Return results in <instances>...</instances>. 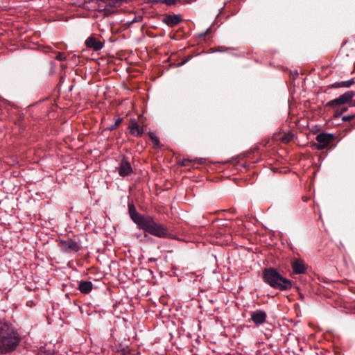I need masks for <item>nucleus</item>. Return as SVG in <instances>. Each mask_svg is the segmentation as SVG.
I'll list each match as a JSON object with an SVG mask.
<instances>
[{
    "instance_id": "12",
    "label": "nucleus",
    "mask_w": 355,
    "mask_h": 355,
    "mask_svg": "<svg viewBox=\"0 0 355 355\" xmlns=\"http://www.w3.org/2000/svg\"><path fill=\"white\" fill-rule=\"evenodd\" d=\"M292 268L295 274H304L306 272V267L303 261L297 259L292 263Z\"/></svg>"
},
{
    "instance_id": "8",
    "label": "nucleus",
    "mask_w": 355,
    "mask_h": 355,
    "mask_svg": "<svg viewBox=\"0 0 355 355\" xmlns=\"http://www.w3.org/2000/svg\"><path fill=\"white\" fill-rule=\"evenodd\" d=\"M85 46L87 48L98 51L103 49L104 42L97 40L94 36L91 35L85 40Z\"/></svg>"
},
{
    "instance_id": "24",
    "label": "nucleus",
    "mask_w": 355,
    "mask_h": 355,
    "mask_svg": "<svg viewBox=\"0 0 355 355\" xmlns=\"http://www.w3.org/2000/svg\"><path fill=\"white\" fill-rule=\"evenodd\" d=\"M123 355H131L130 354H125Z\"/></svg>"
},
{
    "instance_id": "14",
    "label": "nucleus",
    "mask_w": 355,
    "mask_h": 355,
    "mask_svg": "<svg viewBox=\"0 0 355 355\" xmlns=\"http://www.w3.org/2000/svg\"><path fill=\"white\" fill-rule=\"evenodd\" d=\"M355 81L354 78H351L348 80L336 82L330 85L329 88H339V87H346L348 88L351 87L353 84H354Z\"/></svg>"
},
{
    "instance_id": "9",
    "label": "nucleus",
    "mask_w": 355,
    "mask_h": 355,
    "mask_svg": "<svg viewBox=\"0 0 355 355\" xmlns=\"http://www.w3.org/2000/svg\"><path fill=\"white\" fill-rule=\"evenodd\" d=\"M118 173L121 177L128 176L132 173V168L127 159L123 158L121 161L118 168Z\"/></svg>"
},
{
    "instance_id": "21",
    "label": "nucleus",
    "mask_w": 355,
    "mask_h": 355,
    "mask_svg": "<svg viewBox=\"0 0 355 355\" xmlns=\"http://www.w3.org/2000/svg\"><path fill=\"white\" fill-rule=\"evenodd\" d=\"M347 110V107L343 108L340 111H336L334 114L335 117H338L340 116L343 112H346Z\"/></svg>"
},
{
    "instance_id": "4",
    "label": "nucleus",
    "mask_w": 355,
    "mask_h": 355,
    "mask_svg": "<svg viewBox=\"0 0 355 355\" xmlns=\"http://www.w3.org/2000/svg\"><path fill=\"white\" fill-rule=\"evenodd\" d=\"M354 96L355 92L347 91L343 94L340 95L339 97L328 101L326 103V107H336L338 105L346 104L350 102Z\"/></svg>"
},
{
    "instance_id": "6",
    "label": "nucleus",
    "mask_w": 355,
    "mask_h": 355,
    "mask_svg": "<svg viewBox=\"0 0 355 355\" xmlns=\"http://www.w3.org/2000/svg\"><path fill=\"white\" fill-rule=\"evenodd\" d=\"M60 246L66 252H77L80 250V244L71 239L60 240Z\"/></svg>"
},
{
    "instance_id": "19",
    "label": "nucleus",
    "mask_w": 355,
    "mask_h": 355,
    "mask_svg": "<svg viewBox=\"0 0 355 355\" xmlns=\"http://www.w3.org/2000/svg\"><path fill=\"white\" fill-rule=\"evenodd\" d=\"M354 117H355L354 114H349V115L343 116L342 120L343 121H349L352 120Z\"/></svg>"
},
{
    "instance_id": "20",
    "label": "nucleus",
    "mask_w": 355,
    "mask_h": 355,
    "mask_svg": "<svg viewBox=\"0 0 355 355\" xmlns=\"http://www.w3.org/2000/svg\"><path fill=\"white\" fill-rule=\"evenodd\" d=\"M58 60H65V55L64 53L59 52L55 58Z\"/></svg>"
},
{
    "instance_id": "7",
    "label": "nucleus",
    "mask_w": 355,
    "mask_h": 355,
    "mask_svg": "<svg viewBox=\"0 0 355 355\" xmlns=\"http://www.w3.org/2000/svg\"><path fill=\"white\" fill-rule=\"evenodd\" d=\"M266 318V313L261 309L255 310L251 313V320L257 326H260L265 323Z\"/></svg>"
},
{
    "instance_id": "13",
    "label": "nucleus",
    "mask_w": 355,
    "mask_h": 355,
    "mask_svg": "<svg viewBox=\"0 0 355 355\" xmlns=\"http://www.w3.org/2000/svg\"><path fill=\"white\" fill-rule=\"evenodd\" d=\"M93 288V284L89 281H80L78 285V290L83 294L89 293Z\"/></svg>"
},
{
    "instance_id": "23",
    "label": "nucleus",
    "mask_w": 355,
    "mask_h": 355,
    "mask_svg": "<svg viewBox=\"0 0 355 355\" xmlns=\"http://www.w3.org/2000/svg\"><path fill=\"white\" fill-rule=\"evenodd\" d=\"M208 31H209V29H207V31L205 33H203L202 35L205 36L206 35V33L208 32Z\"/></svg>"
},
{
    "instance_id": "2",
    "label": "nucleus",
    "mask_w": 355,
    "mask_h": 355,
    "mask_svg": "<svg viewBox=\"0 0 355 355\" xmlns=\"http://www.w3.org/2000/svg\"><path fill=\"white\" fill-rule=\"evenodd\" d=\"M21 337L12 324L0 321V353L6 354L15 350Z\"/></svg>"
},
{
    "instance_id": "16",
    "label": "nucleus",
    "mask_w": 355,
    "mask_h": 355,
    "mask_svg": "<svg viewBox=\"0 0 355 355\" xmlns=\"http://www.w3.org/2000/svg\"><path fill=\"white\" fill-rule=\"evenodd\" d=\"M122 121H123L122 118H120V117L117 118L116 119L113 125H110V127L107 128L106 130H109V131H112V130L116 129L121 125Z\"/></svg>"
},
{
    "instance_id": "22",
    "label": "nucleus",
    "mask_w": 355,
    "mask_h": 355,
    "mask_svg": "<svg viewBox=\"0 0 355 355\" xmlns=\"http://www.w3.org/2000/svg\"><path fill=\"white\" fill-rule=\"evenodd\" d=\"M191 162V161L188 159H184L182 161V166H187L189 165V163Z\"/></svg>"
},
{
    "instance_id": "18",
    "label": "nucleus",
    "mask_w": 355,
    "mask_h": 355,
    "mask_svg": "<svg viewBox=\"0 0 355 355\" xmlns=\"http://www.w3.org/2000/svg\"><path fill=\"white\" fill-rule=\"evenodd\" d=\"M180 0H164L163 3L167 6H173L179 2Z\"/></svg>"
},
{
    "instance_id": "10",
    "label": "nucleus",
    "mask_w": 355,
    "mask_h": 355,
    "mask_svg": "<svg viewBox=\"0 0 355 355\" xmlns=\"http://www.w3.org/2000/svg\"><path fill=\"white\" fill-rule=\"evenodd\" d=\"M128 129L130 134L134 137H141L144 133V129L141 127L135 119H130Z\"/></svg>"
},
{
    "instance_id": "17",
    "label": "nucleus",
    "mask_w": 355,
    "mask_h": 355,
    "mask_svg": "<svg viewBox=\"0 0 355 355\" xmlns=\"http://www.w3.org/2000/svg\"><path fill=\"white\" fill-rule=\"evenodd\" d=\"M123 1L124 0H105V3L110 6H118L121 5Z\"/></svg>"
},
{
    "instance_id": "3",
    "label": "nucleus",
    "mask_w": 355,
    "mask_h": 355,
    "mask_svg": "<svg viewBox=\"0 0 355 355\" xmlns=\"http://www.w3.org/2000/svg\"><path fill=\"white\" fill-rule=\"evenodd\" d=\"M263 281L272 288L280 291H288L292 288V282L283 277L275 268H266L263 270Z\"/></svg>"
},
{
    "instance_id": "5",
    "label": "nucleus",
    "mask_w": 355,
    "mask_h": 355,
    "mask_svg": "<svg viewBox=\"0 0 355 355\" xmlns=\"http://www.w3.org/2000/svg\"><path fill=\"white\" fill-rule=\"evenodd\" d=\"M315 139L318 142L315 144V148L321 150L326 148L334 141V135L331 133L322 132L316 136Z\"/></svg>"
},
{
    "instance_id": "1",
    "label": "nucleus",
    "mask_w": 355,
    "mask_h": 355,
    "mask_svg": "<svg viewBox=\"0 0 355 355\" xmlns=\"http://www.w3.org/2000/svg\"><path fill=\"white\" fill-rule=\"evenodd\" d=\"M128 207L131 220L139 229L160 239L171 237V234L164 225L157 223L153 216L139 214L132 202H128Z\"/></svg>"
},
{
    "instance_id": "11",
    "label": "nucleus",
    "mask_w": 355,
    "mask_h": 355,
    "mask_svg": "<svg viewBox=\"0 0 355 355\" xmlns=\"http://www.w3.org/2000/svg\"><path fill=\"white\" fill-rule=\"evenodd\" d=\"M181 21L182 18L180 15H166L162 20L164 23L171 27L177 26Z\"/></svg>"
},
{
    "instance_id": "15",
    "label": "nucleus",
    "mask_w": 355,
    "mask_h": 355,
    "mask_svg": "<svg viewBox=\"0 0 355 355\" xmlns=\"http://www.w3.org/2000/svg\"><path fill=\"white\" fill-rule=\"evenodd\" d=\"M148 136H149L150 140L152 141V142L153 143V145L156 148H160L161 145H160V142H159V139L157 135H155V134L152 132H148Z\"/></svg>"
}]
</instances>
